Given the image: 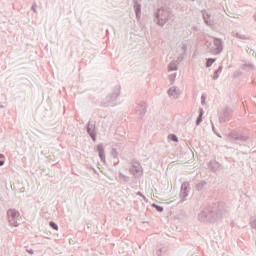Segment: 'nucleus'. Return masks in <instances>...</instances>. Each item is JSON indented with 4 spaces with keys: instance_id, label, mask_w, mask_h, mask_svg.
<instances>
[{
    "instance_id": "obj_2",
    "label": "nucleus",
    "mask_w": 256,
    "mask_h": 256,
    "mask_svg": "<svg viewBox=\"0 0 256 256\" xmlns=\"http://www.w3.org/2000/svg\"><path fill=\"white\" fill-rule=\"evenodd\" d=\"M214 45H215V48L212 49V53H214V55H217L218 53H221V50L223 49L221 40L220 39H215L214 40Z\"/></svg>"
},
{
    "instance_id": "obj_6",
    "label": "nucleus",
    "mask_w": 256,
    "mask_h": 256,
    "mask_svg": "<svg viewBox=\"0 0 256 256\" xmlns=\"http://www.w3.org/2000/svg\"><path fill=\"white\" fill-rule=\"evenodd\" d=\"M214 63H215V59H208L207 63H206V66L211 67V65H213Z\"/></svg>"
},
{
    "instance_id": "obj_7",
    "label": "nucleus",
    "mask_w": 256,
    "mask_h": 256,
    "mask_svg": "<svg viewBox=\"0 0 256 256\" xmlns=\"http://www.w3.org/2000/svg\"><path fill=\"white\" fill-rule=\"evenodd\" d=\"M50 227H52V229H55V231H59V226H57L55 222H50Z\"/></svg>"
},
{
    "instance_id": "obj_9",
    "label": "nucleus",
    "mask_w": 256,
    "mask_h": 256,
    "mask_svg": "<svg viewBox=\"0 0 256 256\" xmlns=\"http://www.w3.org/2000/svg\"><path fill=\"white\" fill-rule=\"evenodd\" d=\"M169 139H171V141H175L176 143H177V141H179L178 139H177V136H175V135H169Z\"/></svg>"
},
{
    "instance_id": "obj_3",
    "label": "nucleus",
    "mask_w": 256,
    "mask_h": 256,
    "mask_svg": "<svg viewBox=\"0 0 256 256\" xmlns=\"http://www.w3.org/2000/svg\"><path fill=\"white\" fill-rule=\"evenodd\" d=\"M168 94L170 97H177V95H179V91H177V88H170Z\"/></svg>"
},
{
    "instance_id": "obj_1",
    "label": "nucleus",
    "mask_w": 256,
    "mask_h": 256,
    "mask_svg": "<svg viewBox=\"0 0 256 256\" xmlns=\"http://www.w3.org/2000/svg\"><path fill=\"white\" fill-rule=\"evenodd\" d=\"M8 221L13 227H18L21 224V215L15 210H9Z\"/></svg>"
},
{
    "instance_id": "obj_4",
    "label": "nucleus",
    "mask_w": 256,
    "mask_h": 256,
    "mask_svg": "<svg viewBox=\"0 0 256 256\" xmlns=\"http://www.w3.org/2000/svg\"><path fill=\"white\" fill-rule=\"evenodd\" d=\"M97 149H98L99 157L101 159H103L105 157V152H104V149H103V145H101V144L98 145Z\"/></svg>"
},
{
    "instance_id": "obj_8",
    "label": "nucleus",
    "mask_w": 256,
    "mask_h": 256,
    "mask_svg": "<svg viewBox=\"0 0 256 256\" xmlns=\"http://www.w3.org/2000/svg\"><path fill=\"white\" fill-rule=\"evenodd\" d=\"M201 117H203V109H201L200 110V115H199V117H198V119H197V125H199V122L201 121Z\"/></svg>"
},
{
    "instance_id": "obj_5",
    "label": "nucleus",
    "mask_w": 256,
    "mask_h": 256,
    "mask_svg": "<svg viewBox=\"0 0 256 256\" xmlns=\"http://www.w3.org/2000/svg\"><path fill=\"white\" fill-rule=\"evenodd\" d=\"M168 70H169V71H177V65H175V64H170V65L168 66Z\"/></svg>"
},
{
    "instance_id": "obj_11",
    "label": "nucleus",
    "mask_w": 256,
    "mask_h": 256,
    "mask_svg": "<svg viewBox=\"0 0 256 256\" xmlns=\"http://www.w3.org/2000/svg\"><path fill=\"white\" fill-rule=\"evenodd\" d=\"M93 141H96L95 135L91 134Z\"/></svg>"
},
{
    "instance_id": "obj_10",
    "label": "nucleus",
    "mask_w": 256,
    "mask_h": 256,
    "mask_svg": "<svg viewBox=\"0 0 256 256\" xmlns=\"http://www.w3.org/2000/svg\"><path fill=\"white\" fill-rule=\"evenodd\" d=\"M3 155L0 154V159H2ZM5 162L3 160H0V167L3 166Z\"/></svg>"
}]
</instances>
